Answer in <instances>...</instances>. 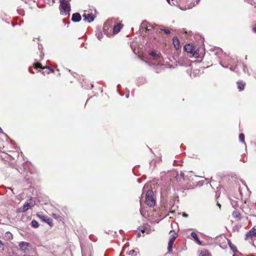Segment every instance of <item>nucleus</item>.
<instances>
[{
    "instance_id": "37",
    "label": "nucleus",
    "mask_w": 256,
    "mask_h": 256,
    "mask_svg": "<svg viewBox=\"0 0 256 256\" xmlns=\"http://www.w3.org/2000/svg\"><path fill=\"white\" fill-rule=\"evenodd\" d=\"M29 71H30V73H32V74H34V72L33 71H31V70H30V68H29Z\"/></svg>"
},
{
    "instance_id": "9",
    "label": "nucleus",
    "mask_w": 256,
    "mask_h": 256,
    "mask_svg": "<svg viewBox=\"0 0 256 256\" xmlns=\"http://www.w3.org/2000/svg\"><path fill=\"white\" fill-rule=\"evenodd\" d=\"M81 19L82 17L79 13H74L72 15V20L74 22H79Z\"/></svg>"
},
{
    "instance_id": "40",
    "label": "nucleus",
    "mask_w": 256,
    "mask_h": 256,
    "mask_svg": "<svg viewBox=\"0 0 256 256\" xmlns=\"http://www.w3.org/2000/svg\"><path fill=\"white\" fill-rule=\"evenodd\" d=\"M217 205L219 206L220 208L221 205L220 204L217 203Z\"/></svg>"
},
{
    "instance_id": "42",
    "label": "nucleus",
    "mask_w": 256,
    "mask_h": 256,
    "mask_svg": "<svg viewBox=\"0 0 256 256\" xmlns=\"http://www.w3.org/2000/svg\"><path fill=\"white\" fill-rule=\"evenodd\" d=\"M233 256H236V254H234Z\"/></svg>"
},
{
    "instance_id": "7",
    "label": "nucleus",
    "mask_w": 256,
    "mask_h": 256,
    "mask_svg": "<svg viewBox=\"0 0 256 256\" xmlns=\"http://www.w3.org/2000/svg\"><path fill=\"white\" fill-rule=\"evenodd\" d=\"M30 246L28 242H22L19 244L20 250L26 253L28 252V248Z\"/></svg>"
},
{
    "instance_id": "8",
    "label": "nucleus",
    "mask_w": 256,
    "mask_h": 256,
    "mask_svg": "<svg viewBox=\"0 0 256 256\" xmlns=\"http://www.w3.org/2000/svg\"><path fill=\"white\" fill-rule=\"evenodd\" d=\"M30 207V203L28 202H26L24 204L22 208H20L18 209V212H25L28 210L29 208Z\"/></svg>"
},
{
    "instance_id": "13",
    "label": "nucleus",
    "mask_w": 256,
    "mask_h": 256,
    "mask_svg": "<svg viewBox=\"0 0 256 256\" xmlns=\"http://www.w3.org/2000/svg\"><path fill=\"white\" fill-rule=\"evenodd\" d=\"M173 44L175 48L178 50L180 47V43L178 39L177 38H173Z\"/></svg>"
},
{
    "instance_id": "22",
    "label": "nucleus",
    "mask_w": 256,
    "mask_h": 256,
    "mask_svg": "<svg viewBox=\"0 0 256 256\" xmlns=\"http://www.w3.org/2000/svg\"><path fill=\"white\" fill-rule=\"evenodd\" d=\"M150 55L154 57V58H158V57H160V54H156L154 52V51H151L150 52Z\"/></svg>"
},
{
    "instance_id": "20",
    "label": "nucleus",
    "mask_w": 256,
    "mask_h": 256,
    "mask_svg": "<svg viewBox=\"0 0 256 256\" xmlns=\"http://www.w3.org/2000/svg\"><path fill=\"white\" fill-rule=\"evenodd\" d=\"M240 213L238 211L234 210L232 214V216L234 218H238L240 216Z\"/></svg>"
},
{
    "instance_id": "23",
    "label": "nucleus",
    "mask_w": 256,
    "mask_h": 256,
    "mask_svg": "<svg viewBox=\"0 0 256 256\" xmlns=\"http://www.w3.org/2000/svg\"><path fill=\"white\" fill-rule=\"evenodd\" d=\"M34 68L36 69H38V68L40 69H42V66L40 63H34Z\"/></svg>"
},
{
    "instance_id": "27",
    "label": "nucleus",
    "mask_w": 256,
    "mask_h": 256,
    "mask_svg": "<svg viewBox=\"0 0 256 256\" xmlns=\"http://www.w3.org/2000/svg\"><path fill=\"white\" fill-rule=\"evenodd\" d=\"M231 204L232 205L233 207H234V208L238 206L237 202L235 200H232Z\"/></svg>"
},
{
    "instance_id": "18",
    "label": "nucleus",
    "mask_w": 256,
    "mask_h": 256,
    "mask_svg": "<svg viewBox=\"0 0 256 256\" xmlns=\"http://www.w3.org/2000/svg\"><path fill=\"white\" fill-rule=\"evenodd\" d=\"M31 224H32V226L33 228H38V226H39L38 222L34 220H33L32 221Z\"/></svg>"
},
{
    "instance_id": "16",
    "label": "nucleus",
    "mask_w": 256,
    "mask_h": 256,
    "mask_svg": "<svg viewBox=\"0 0 256 256\" xmlns=\"http://www.w3.org/2000/svg\"><path fill=\"white\" fill-rule=\"evenodd\" d=\"M199 256H211V254L208 250H204L200 252Z\"/></svg>"
},
{
    "instance_id": "30",
    "label": "nucleus",
    "mask_w": 256,
    "mask_h": 256,
    "mask_svg": "<svg viewBox=\"0 0 256 256\" xmlns=\"http://www.w3.org/2000/svg\"><path fill=\"white\" fill-rule=\"evenodd\" d=\"M139 230L141 231V232H142L143 233L144 232L146 231L145 228H139Z\"/></svg>"
},
{
    "instance_id": "1",
    "label": "nucleus",
    "mask_w": 256,
    "mask_h": 256,
    "mask_svg": "<svg viewBox=\"0 0 256 256\" xmlns=\"http://www.w3.org/2000/svg\"><path fill=\"white\" fill-rule=\"evenodd\" d=\"M235 63V60L233 58H226L225 60H220V64L224 68H229L230 70L231 71L238 72H239L238 70H237V69L238 68V67H240V68H242L243 71L244 72H246V68L243 64L240 63L238 64H237L236 66H233L234 64Z\"/></svg>"
},
{
    "instance_id": "41",
    "label": "nucleus",
    "mask_w": 256,
    "mask_h": 256,
    "mask_svg": "<svg viewBox=\"0 0 256 256\" xmlns=\"http://www.w3.org/2000/svg\"><path fill=\"white\" fill-rule=\"evenodd\" d=\"M138 182H140V180L139 179H138Z\"/></svg>"
},
{
    "instance_id": "26",
    "label": "nucleus",
    "mask_w": 256,
    "mask_h": 256,
    "mask_svg": "<svg viewBox=\"0 0 256 256\" xmlns=\"http://www.w3.org/2000/svg\"><path fill=\"white\" fill-rule=\"evenodd\" d=\"M96 36L97 37V38L100 40H101L102 38H103V34L101 32H99V33H98L96 34Z\"/></svg>"
},
{
    "instance_id": "28",
    "label": "nucleus",
    "mask_w": 256,
    "mask_h": 256,
    "mask_svg": "<svg viewBox=\"0 0 256 256\" xmlns=\"http://www.w3.org/2000/svg\"><path fill=\"white\" fill-rule=\"evenodd\" d=\"M172 246H168V253H170L172 252Z\"/></svg>"
},
{
    "instance_id": "36",
    "label": "nucleus",
    "mask_w": 256,
    "mask_h": 256,
    "mask_svg": "<svg viewBox=\"0 0 256 256\" xmlns=\"http://www.w3.org/2000/svg\"><path fill=\"white\" fill-rule=\"evenodd\" d=\"M252 30L254 32H256V27L254 28Z\"/></svg>"
},
{
    "instance_id": "11",
    "label": "nucleus",
    "mask_w": 256,
    "mask_h": 256,
    "mask_svg": "<svg viewBox=\"0 0 256 256\" xmlns=\"http://www.w3.org/2000/svg\"><path fill=\"white\" fill-rule=\"evenodd\" d=\"M237 86L239 90L242 91L244 90L246 83L242 81H238L237 82Z\"/></svg>"
},
{
    "instance_id": "32",
    "label": "nucleus",
    "mask_w": 256,
    "mask_h": 256,
    "mask_svg": "<svg viewBox=\"0 0 256 256\" xmlns=\"http://www.w3.org/2000/svg\"><path fill=\"white\" fill-rule=\"evenodd\" d=\"M46 68L49 69V70H50V72H54V70H53V69H52V68H50L49 66H46Z\"/></svg>"
},
{
    "instance_id": "33",
    "label": "nucleus",
    "mask_w": 256,
    "mask_h": 256,
    "mask_svg": "<svg viewBox=\"0 0 256 256\" xmlns=\"http://www.w3.org/2000/svg\"><path fill=\"white\" fill-rule=\"evenodd\" d=\"M129 90H127V92L126 94V98H128L129 97Z\"/></svg>"
},
{
    "instance_id": "4",
    "label": "nucleus",
    "mask_w": 256,
    "mask_h": 256,
    "mask_svg": "<svg viewBox=\"0 0 256 256\" xmlns=\"http://www.w3.org/2000/svg\"><path fill=\"white\" fill-rule=\"evenodd\" d=\"M184 49L186 52L190 54H194L197 53L196 48L190 44H186L184 46Z\"/></svg>"
},
{
    "instance_id": "6",
    "label": "nucleus",
    "mask_w": 256,
    "mask_h": 256,
    "mask_svg": "<svg viewBox=\"0 0 256 256\" xmlns=\"http://www.w3.org/2000/svg\"><path fill=\"white\" fill-rule=\"evenodd\" d=\"M37 216L41 220H42L44 222H46L47 224H48L50 226H52L53 225L52 219H51L50 218H48V216H45L42 215V214H40L39 213L37 214Z\"/></svg>"
},
{
    "instance_id": "38",
    "label": "nucleus",
    "mask_w": 256,
    "mask_h": 256,
    "mask_svg": "<svg viewBox=\"0 0 256 256\" xmlns=\"http://www.w3.org/2000/svg\"><path fill=\"white\" fill-rule=\"evenodd\" d=\"M200 0H196V4H198L200 2Z\"/></svg>"
},
{
    "instance_id": "19",
    "label": "nucleus",
    "mask_w": 256,
    "mask_h": 256,
    "mask_svg": "<svg viewBox=\"0 0 256 256\" xmlns=\"http://www.w3.org/2000/svg\"><path fill=\"white\" fill-rule=\"evenodd\" d=\"M160 30L164 32L167 34H170V31L168 29L164 28L162 26H160L159 28Z\"/></svg>"
},
{
    "instance_id": "34",
    "label": "nucleus",
    "mask_w": 256,
    "mask_h": 256,
    "mask_svg": "<svg viewBox=\"0 0 256 256\" xmlns=\"http://www.w3.org/2000/svg\"><path fill=\"white\" fill-rule=\"evenodd\" d=\"M183 216L184 217H188V215L186 214H183Z\"/></svg>"
},
{
    "instance_id": "31",
    "label": "nucleus",
    "mask_w": 256,
    "mask_h": 256,
    "mask_svg": "<svg viewBox=\"0 0 256 256\" xmlns=\"http://www.w3.org/2000/svg\"><path fill=\"white\" fill-rule=\"evenodd\" d=\"M4 247V244L0 240V248H3Z\"/></svg>"
},
{
    "instance_id": "25",
    "label": "nucleus",
    "mask_w": 256,
    "mask_h": 256,
    "mask_svg": "<svg viewBox=\"0 0 256 256\" xmlns=\"http://www.w3.org/2000/svg\"><path fill=\"white\" fill-rule=\"evenodd\" d=\"M126 253L128 254V255L130 256H136V252L134 250H130L128 252H126Z\"/></svg>"
},
{
    "instance_id": "29",
    "label": "nucleus",
    "mask_w": 256,
    "mask_h": 256,
    "mask_svg": "<svg viewBox=\"0 0 256 256\" xmlns=\"http://www.w3.org/2000/svg\"><path fill=\"white\" fill-rule=\"evenodd\" d=\"M174 242V240H171V239H170L168 243V246H172Z\"/></svg>"
},
{
    "instance_id": "14",
    "label": "nucleus",
    "mask_w": 256,
    "mask_h": 256,
    "mask_svg": "<svg viewBox=\"0 0 256 256\" xmlns=\"http://www.w3.org/2000/svg\"><path fill=\"white\" fill-rule=\"evenodd\" d=\"M122 26L120 24H116L114 26L113 28V32L114 34H117L118 33L120 29L122 28Z\"/></svg>"
},
{
    "instance_id": "3",
    "label": "nucleus",
    "mask_w": 256,
    "mask_h": 256,
    "mask_svg": "<svg viewBox=\"0 0 256 256\" xmlns=\"http://www.w3.org/2000/svg\"><path fill=\"white\" fill-rule=\"evenodd\" d=\"M153 196V191L148 190L146 195V202L148 206L152 207L155 204L156 202Z\"/></svg>"
},
{
    "instance_id": "21",
    "label": "nucleus",
    "mask_w": 256,
    "mask_h": 256,
    "mask_svg": "<svg viewBox=\"0 0 256 256\" xmlns=\"http://www.w3.org/2000/svg\"><path fill=\"white\" fill-rule=\"evenodd\" d=\"M52 216L53 218H56L57 220H61V219H62V217L60 215L57 214H56L53 213V214H52Z\"/></svg>"
},
{
    "instance_id": "2",
    "label": "nucleus",
    "mask_w": 256,
    "mask_h": 256,
    "mask_svg": "<svg viewBox=\"0 0 256 256\" xmlns=\"http://www.w3.org/2000/svg\"><path fill=\"white\" fill-rule=\"evenodd\" d=\"M60 10L62 15L70 14V4L66 0H60Z\"/></svg>"
},
{
    "instance_id": "15",
    "label": "nucleus",
    "mask_w": 256,
    "mask_h": 256,
    "mask_svg": "<svg viewBox=\"0 0 256 256\" xmlns=\"http://www.w3.org/2000/svg\"><path fill=\"white\" fill-rule=\"evenodd\" d=\"M170 239L175 240L178 236L177 233H176L174 230H171L170 232Z\"/></svg>"
},
{
    "instance_id": "39",
    "label": "nucleus",
    "mask_w": 256,
    "mask_h": 256,
    "mask_svg": "<svg viewBox=\"0 0 256 256\" xmlns=\"http://www.w3.org/2000/svg\"><path fill=\"white\" fill-rule=\"evenodd\" d=\"M0 133H3L2 130L0 128Z\"/></svg>"
},
{
    "instance_id": "10",
    "label": "nucleus",
    "mask_w": 256,
    "mask_h": 256,
    "mask_svg": "<svg viewBox=\"0 0 256 256\" xmlns=\"http://www.w3.org/2000/svg\"><path fill=\"white\" fill-rule=\"evenodd\" d=\"M247 238H252L256 236V229L252 228L246 234Z\"/></svg>"
},
{
    "instance_id": "17",
    "label": "nucleus",
    "mask_w": 256,
    "mask_h": 256,
    "mask_svg": "<svg viewBox=\"0 0 256 256\" xmlns=\"http://www.w3.org/2000/svg\"><path fill=\"white\" fill-rule=\"evenodd\" d=\"M228 244L230 248V249L234 252H236L237 250V248L236 246L233 244L230 240H228Z\"/></svg>"
},
{
    "instance_id": "24",
    "label": "nucleus",
    "mask_w": 256,
    "mask_h": 256,
    "mask_svg": "<svg viewBox=\"0 0 256 256\" xmlns=\"http://www.w3.org/2000/svg\"><path fill=\"white\" fill-rule=\"evenodd\" d=\"M239 140L242 142H244V136L242 133H241L239 135Z\"/></svg>"
},
{
    "instance_id": "35",
    "label": "nucleus",
    "mask_w": 256,
    "mask_h": 256,
    "mask_svg": "<svg viewBox=\"0 0 256 256\" xmlns=\"http://www.w3.org/2000/svg\"><path fill=\"white\" fill-rule=\"evenodd\" d=\"M140 232H138V233L137 234V237H138V238H139V237H140Z\"/></svg>"
},
{
    "instance_id": "43",
    "label": "nucleus",
    "mask_w": 256,
    "mask_h": 256,
    "mask_svg": "<svg viewBox=\"0 0 256 256\" xmlns=\"http://www.w3.org/2000/svg\"><path fill=\"white\" fill-rule=\"evenodd\" d=\"M143 24L145 26V22H143Z\"/></svg>"
},
{
    "instance_id": "5",
    "label": "nucleus",
    "mask_w": 256,
    "mask_h": 256,
    "mask_svg": "<svg viewBox=\"0 0 256 256\" xmlns=\"http://www.w3.org/2000/svg\"><path fill=\"white\" fill-rule=\"evenodd\" d=\"M82 16L84 18L83 20L84 22H90L94 20L95 16L92 14H90V13H84Z\"/></svg>"
},
{
    "instance_id": "12",
    "label": "nucleus",
    "mask_w": 256,
    "mask_h": 256,
    "mask_svg": "<svg viewBox=\"0 0 256 256\" xmlns=\"http://www.w3.org/2000/svg\"><path fill=\"white\" fill-rule=\"evenodd\" d=\"M190 236L192 237L194 239V240H196V242H197L198 244L199 245H202V242L199 240V238L196 232H191Z\"/></svg>"
}]
</instances>
